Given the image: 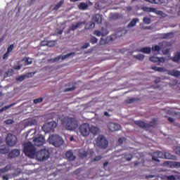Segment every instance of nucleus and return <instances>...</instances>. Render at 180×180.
I'll use <instances>...</instances> for the list:
<instances>
[{
	"instance_id": "c85d7f7f",
	"label": "nucleus",
	"mask_w": 180,
	"mask_h": 180,
	"mask_svg": "<svg viewBox=\"0 0 180 180\" xmlns=\"http://www.w3.org/2000/svg\"><path fill=\"white\" fill-rule=\"evenodd\" d=\"M13 105H15V103H11L8 105H6V106L2 107L0 109V113H2V112H4V110H8V109H10V108H12V106H13Z\"/></svg>"
},
{
	"instance_id": "aec40b11",
	"label": "nucleus",
	"mask_w": 180,
	"mask_h": 180,
	"mask_svg": "<svg viewBox=\"0 0 180 180\" xmlns=\"http://www.w3.org/2000/svg\"><path fill=\"white\" fill-rule=\"evenodd\" d=\"M168 75H172V77H179L180 76V72L178 70H168L167 71Z\"/></svg>"
},
{
	"instance_id": "5701e85b",
	"label": "nucleus",
	"mask_w": 180,
	"mask_h": 180,
	"mask_svg": "<svg viewBox=\"0 0 180 180\" xmlns=\"http://www.w3.org/2000/svg\"><path fill=\"white\" fill-rule=\"evenodd\" d=\"M141 10L143 11V12H152V13H155V11H156L155 8L146 7V6L142 7Z\"/></svg>"
},
{
	"instance_id": "9b49d317",
	"label": "nucleus",
	"mask_w": 180,
	"mask_h": 180,
	"mask_svg": "<svg viewBox=\"0 0 180 180\" xmlns=\"http://www.w3.org/2000/svg\"><path fill=\"white\" fill-rule=\"evenodd\" d=\"M107 127L110 130V131H118V130H120V129H122V126H120V124L113 122L108 123Z\"/></svg>"
},
{
	"instance_id": "4be33fe9",
	"label": "nucleus",
	"mask_w": 180,
	"mask_h": 180,
	"mask_svg": "<svg viewBox=\"0 0 180 180\" xmlns=\"http://www.w3.org/2000/svg\"><path fill=\"white\" fill-rule=\"evenodd\" d=\"M12 167L9 165H6L5 167L0 169V175L2 174H6L8 171H11Z\"/></svg>"
},
{
	"instance_id": "393cba45",
	"label": "nucleus",
	"mask_w": 180,
	"mask_h": 180,
	"mask_svg": "<svg viewBox=\"0 0 180 180\" xmlns=\"http://www.w3.org/2000/svg\"><path fill=\"white\" fill-rule=\"evenodd\" d=\"M165 158L166 160H176V156L171 155L169 153H165Z\"/></svg>"
},
{
	"instance_id": "774afa93",
	"label": "nucleus",
	"mask_w": 180,
	"mask_h": 180,
	"mask_svg": "<svg viewBox=\"0 0 180 180\" xmlns=\"http://www.w3.org/2000/svg\"><path fill=\"white\" fill-rule=\"evenodd\" d=\"M9 177H8V175L3 176V180H8Z\"/></svg>"
},
{
	"instance_id": "a211bd4d",
	"label": "nucleus",
	"mask_w": 180,
	"mask_h": 180,
	"mask_svg": "<svg viewBox=\"0 0 180 180\" xmlns=\"http://www.w3.org/2000/svg\"><path fill=\"white\" fill-rule=\"evenodd\" d=\"M99 127L95 126L90 127V133L94 136H98V134H99Z\"/></svg>"
},
{
	"instance_id": "7c9ffc66",
	"label": "nucleus",
	"mask_w": 180,
	"mask_h": 180,
	"mask_svg": "<svg viewBox=\"0 0 180 180\" xmlns=\"http://www.w3.org/2000/svg\"><path fill=\"white\" fill-rule=\"evenodd\" d=\"M71 56H75V52H71V53H69L66 55H64L61 57V59L63 60H65V58H68L71 57Z\"/></svg>"
},
{
	"instance_id": "72a5a7b5",
	"label": "nucleus",
	"mask_w": 180,
	"mask_h": 180,
	"mask_svg": "<svg viewBox=\"0 0 180 180\" xmlns=\"http://www.w3.org/2000/svg\"><path fill=\"white\" fill-rule=\"evenodd\" d=\"M155 56H150L149 60L151 63H158V57L157 56V53L155 55Z\"/></svg>"
},
{
	"instance_id": "ea45409f",
	"label": "nucleus",
	"mask_w": 180,
	"mask_h": 180,
	"mask_svg": "<svg viewBox=\"0 0 180 180\" xmlns=\"http://www.w3.org/2000/svg\"><path fill=\"white\" fill-rule=\"evenodd\" d=\"M153 54L155 56V51L157 52V54H158V45H155V46H152V49H151Z\"/></svg>"
},
{
	"instance_id": "7ed1b4c3",
	"label": "nucleus",
	"mask_w": 180,
	"mask_h": 180,
	"mask_svg": "<svg viewBox=\"0 0 180 180\" xmlns=\"http://www.w3.org/2000/svg\"><path fill=\"white\" fill-rule=\"evenodd\" d=\"M34 158L37 161H47L50 158V152L47 149H41L35 152Z\"/></svg>"
},
{
	"instance_id": "052dcab7",
	"label": "nucleus",
	"mask_w": 180,
	"mask_h": 180,
	"mask_svg": "<svg viewBox=\"0 0 180 180\" xmlns=\"http://www.w3.org/2000/svg\"><path fill=\"white\" fill-rule=\"evenodd\" d=\"M14 70H20V68H22V66L20 65H15L13 67Z\"/></svg>"
},
{
	"instance_id": "de8ad7c7",
	"label": "nucleus",
	"mask_w": 180,
	"mask_h": 180,
	"mask_svg": "<svg viewBox=\"0 0 180 180\" xmlns=\"http://www.w3.org/2000/svg\"><path fill=\"white\" fill-rule=\"evenodd\" d=\"M25 78H26V77H25V75H21V76L17 77L16 79H17V81L22 82V81H25Z\"/></svg>"
},
{
	"instance_id": "37998d69",
	"label": "nucleus",
	"mask_w": 180,
	"mask_h": 180,
	"mask_svg": "<svg viewBox=\"0 0 180 180\" xmlns=\"http://www.w3.org/2000/svg\"><path fill=\"white\" fill-rule=\"evenodd\" d=\"M101 160H102V156H96L94 159H92L91 162H95V161H101Z\"/></svg>"
},
{
	"instance_id": "4c0bfd02",
	"label": "nucleus",
	"mask_w": 180,
	"mask_h": 180,
	"mask_svg": "<svg viewBox=\"0 0 180 180\" xmlns=\"http://www.w3.org/2000/svg\"><path fill=\"white\" fill-rule=\"evenodd\" d=\"M90 43H91V44H96V43H98V38H96V37H92L90 39Z\"/></svg>"
},
{
	"instance_id": "e2e57ef3",
	"label": "nucleus",
	"mask_w": 180,
	"mask_h": 180,
	"mask_svg": "<svg viewBox=\"0 0 180 180\" xmlns=\"http://www.w3.org/2000/svg\"><path fill=\"white\" fill-rule=\"evenodd\" d=\"M30 124H36V123H37V122H36V120H32L31 121H30Z\"/></svg>"
},
{
	"instance_id": "680f3d73",
	"label": "nucleus",
	"mask_w": 180,
	"mask_h": 180,
	"mask_svg": "<svg viewBox=\"0 0 180 180\" xmlns=\"http://www.w3.org/2000/svg\"><path fill=\"white\" fill-rule=\"evenodd\" d=\"M146 2H150V4H157L155 0H146Z\"/></svg>"
},
{
	"instance_id": "412c9836",
	"label": "nucleus",
	"mask_w": 180,
	"mask_h": 180,
	"mask_svg": "<svg viewBox=\"0 0 180 180\" xmlns=\"http://www.w3.org/2000/svg\"><path fill=\"white\" fill-rule=\"evenodd\" d=\"M77 6L80 11H86L88 9V4L85 2H81Z\"/></svg>"
},
{
	"instance_id": "79ce46f5",
	"label": "nucleus",
	"mask_w": 180,
	"mask_h": 180,
	"mask_svg": "<svg viewBox=\"0 0 180 180\" xmlns=\"http://www.w3.org/2000/svg\"><path fill=\"white\" fill-rule=\"evenodd\" d=\"M14 122H15V121L12 119H8V120L4 121V123L6 124H13Z\"/></svg>"
},
{
	"instance_id": "bb28decb",
	"label": "nucleus",
	"mask_w": 180,
	"mask_h": 180,
	"mask_svg": "<svg viewBox=\"0 0 180 180\" xmlns=\"http://www.w3.org/2000/svg\"><path fill=\"white\" fill-rule=\"evenodd\" d=\"M95 27V22H89L86 25H85V29L86 30H89V29H94Z\"/></svg>"
},
{
	"instance_id": "338daca9",
	"label": "nucleus",
	"mask_w": 180,
	"mask_h": 180,
	"mask_svg": "<svg viewBox=\"0 0 180 180\" xmlns=\"http://www.w3.org/2000/svg\"><path fill=\"white\" fill-rule=\"evenodd\" d=\"M151 178H154V176L153 175H148L146 176V179H150Z\"/></svg>"
},
{
	"instance_id": "a878e982",
	"label": "nucleus",
	"mask_w": 180,
	"mask_h": 180,
	"mask_svg": "<svg viewBox=\"0 0 180 180\" xmlns=\"http://www.w3.org/2000/svg\"><path fill=\"white\" fill-rule=\"evenodd\" d=\"M63 5H64V0H61L60 1H59L53 8V11H58V9H60V8H61V6H63Z\"/></svg>"
},
{
	"instance_id": "8fccbe9b",
	"label": "nucleus",
	"mask_w": 180,
	"mask_h": 180,
	"mask_svg": "<svg viewBox=\"0 0 180 180\" xmlns=\"http://www.w3.org/2000/svg\"><path fill=\"white\" fill-rule=\"evenodd\" d=\"M158 157L159 158H165V152H159Z\"/></svg>"
},
{
	"instance_id": "c03bdc74",
	"label": "nucleus",
	"mask_w": 180,
	"mask_h": 180,
	"mask_svg": "<svg viewBox=\"0 0 180 180\" xmlns=\"http://www.w3.org/2000/svg\"><path fill=\"white\" fill-rule=\"evenodd\" d=\"M72 91H75V86L66 88V89L64 90V92H71Z\"/></svg>"
},
{
	"instance_id": "ddd939ff",
	"label": "nucleus",
	"mask_w": 180,
	"mask_h": 180,
	"mask_svg": "<svg viewBox=\"0 0 180 180\" xmlns=\"http://www.w3.org/2000/svg\"><path fill=\"white\" fill-rule=\"evenodd\" d=\"M19 155H20V150H19V149H14L9 153L8 158H16V157H19Z\"/></svg>"
},
{
	"instance_id": "6e6552de",
	"label": "nucleus",
	"mask_w": 180,
	"mask_h": 180,
	"mask_svg": "<svg viewBox=\"0 0 180 180\" xmlns=\"http://www.w3.org/2000/svg\"><path fill=\"white\" fill-rule=\"evenodd\" d=\"M134 123L136 126L141 127V129H145L147 130L148 129H150V127H154L155 126V120L150 122V124L146 123L141 120L135 121Z\"/></svg>"
},
{
	"instance_id": "423d86ee",
	"label": "nucleus",
	"mask_w": 180,
	"mask_h": 180,
	"mask_svg": "<svg viewBox=\"0 0 180 180\" xmlns=\"http://www.w3.org/2000/svg\"><path fill=\"white\" fill-rule=\"evenodd\" d=\"M79 133L82 137H88L91 133L90 126L88 123H83L79 127Z\"/></svg>"
},
{
	"instance_id": "6e6d98bb",
	"label": "nucleus",
	"mask_w": 180,
	"mask_h": 180,
	"mask_svg": "<svg viewBox=\"0 0 180 180\" xmlns=\"http://www.w3.org/2000/svg\"><path fill=\"white\" fill-rule=\"evenodd\" d=\"M88 47H89V43H85L82 47L81 49L82 50H85V49H88Z\"/></svg>"
},
{
	"instance_id": "603ef678",
	"label": "nucleus",
	"mask_w": 180,
	"mask_h": 180,
	"mask_svg": "<svg viewBox=\"0 0 180 180\" xmlns=\"http://www.w3.org/2000/svg\"><path fill=\"white\" fill-rule=\"evenodd\" d=\"M6 75L7 77H11V75H12V74H13V70L10 69L6 72Z\"/></svg>"
},
{
	"instance_id": "0eeeda50",
	"label": "nucleus",
	"mask_w": 180,
	"mask_h": 180,
	"mask_svg": "<svg viewBox=\"0 0 180 180\" xmlns=\"http://www.w3.org/2000/svg\"><path fill=\"white\" fill-rule=\"evenodd\" d=\"M6 143L9 147H15L18 143V137L13 134H8L6 137Z\"/></svg>"
},
{
	"instance_id": "5fc2aeb1",
	"label": "nucleus",
	"mask_w": 180,
	"mask_h": 180,
	"mask_svg": "<svg viewBox=\"0 0 180 180\" xmlns=\"http://www.w3.org/2000/svg\"><path fill=\"white\" fill-rule=\"evenodd\" d=\"M9 54H11V53L6 51L5 53V54H4V56H3V60H6V58H8V57H9Z\"/></svg>"
},
{
	"instance_id": "a19ab883",
	"label": "nucleus",
	"mask_w": 180,
	"mask_h": 180,
	"mask_svg": "<svg viewBox=\"0 0 180 180\" xmlns=\"http://www.w3.org/2000/svg\"><path fill=\"white\" fill-rule=\"evenodd\" d=\"M34 103H41V102H43V98L42 97H40L39 98H35L34 99L33 101Z\"/></svg>"
},
{
	"instance_id": "13d9d810",
	"label": "nucleus",
	"mask_w": 180,
	"mask_h": 180,
	"mask_svg": "<svg viewBox=\"0 0 180 180\" xmlns=\"http://www.w3.org/2000/svg\"><path fill=\"white\" fill-rule=\"evenodd\" d=\"M25 63L27 65H30V64H33V61H32V60H29V58H26Z\"/></svg>"
},
{
	"instance_id": "6ab92c4d",
	"label": "nucleus",
	"mask_w": 180,
	"mask_h": 180,
	"mask_svg": "<svg viewBox=\"0 0 180 180\" xmlns=\"http://www.w3.org/2000/svg\"><path fill=\"white\" fill-rule=\"evenodd\" d=\"M8 153H9V150L6 148V145L4 143L0 145V153L8 154Z\"/></svg>"
},
{
	"instance_id": "f8f14e48",
	"label": "nucleus",
	"mask_w": 180,
	"mask_h": 180,
	"mask_svg": "<svg viewBox=\"0 0 180 180\" xmlns=\"http://www.w3.org/2000/svg\"><path fill=\"white\" fill-rule=\"evenodd\" d=\"M165 165L169 168H180V162L167 161Z\"/></svg>"
},
{
	"instance_id": "58836bf2",
	"label": "nucleus",
	"mask_w": 180,
	"mask_h": 180,
	"mask_svg": "<svg viewBox=\"0 0 180 180\" xmlns=\"http://www.w3.org/2000/svg\"><path fill=\"white\" fill-rule=\"evenodd\" d=\"M137 101V98H129L125 101V103H134Z\"/></svg>"
},
{
	"instance_id": "2f4dec72",
	"label": "nucleus",
	"mask_w": 180,
	"mask_h": 180,
	"mask_svg": "<svg viewBox=\"0 0 180 180\" xmlns=\"http://www.w3.org/2000/svg\"><path fill=\"white\" fill-rule=\"evenodd\" d=\"M179 179V174L171 175L167 176V180H176Z\"/></svg>"
},
{
	"instance_id": "09e8293b",
	"label": "nucleus",
	"mask_w": 180,
	"mask_h": 180,
	"mask_svg": "<svg viewBox=\"0 0 180 180\" xmlns=\"http://www.w3.org/2000/svg\"><path fill=\"white\" fill-rule=\"evenodd\" d=\"M95 36H98V37H101L102 36V31L96 30L94 31Z\"/></svg>"
},
{
	"instance_id": "39448f33",
	"label": "nucleus",
	"mask_w": 180,
	"mask_h": 180,
	"mask_svg": "<svg viewBox=\"0 0 180 180\" xmlns=\"http://www.w3.org/2000/svg\"><path fill=\"white\" fill-rule=\"evenodd\" d=\"M96 144L98 148H101L102 150H106V148L109 146V142L106 137L103 135H98L96 139Z\"/></svg>"
},
{
	"instance_id": "1a4fd4ad",
	"label": "nucleus",
	"mask_w": 180,
	"mask_h": 180,
	"mask_svg": "<svg viewBox=\"0 0 180 180\" xmlns=\"http://www.w3.org/2000/svg\"><path fill=\"white\" fill-rule=\"evenodd\" d=\"M56 127H57V122H56V121H51L43 125L41 129L44 133H50V131L54 130Z\"/></svg>"
},
{
	"instance_id": "b1692460",
	"label": "nucleus",
	"mask_w": 180,
	"mask_h": 180,
	"mask_svg": "<svg viewBox=\"0 0 180 180\" xmlns=\"http://www.w3.org/2000/svg\"><path fill=\"white\" fill-rule=\"evenodd\" d=\"M137 22H139V18L132 19V20L128 24L127 27H134Z\"/></svg>"
},
{
	"instance_id": "a18cd8bd",
	"label": "nucleus",
	"mask_w": 180,
	"mask_h": 180,
	"mask_svg": "<svg viewBox=\"0 0 180 180\" xmlns=\"http://www.w3.org/2000/svg\"><path fill=\"white\" fill-rule=\"evenodd\" d=\"M174 151L176 153V154H177V155H180V146H176L174 148Z\"/></svg>"
},
{
	"instance_id": "3c124183",
	"label": "nucleus",
	"mask_w": 180,
	"mask_h": 180,
	"mask_svg": "<svg viewBox=\"0 0 180 180\" xmlns=\"http://www.w3.org/2000/svg\"><path fill=\"white\" fill-rule=\"evenodd\" d=\"M103 44H106V41L103 39V38H101L98 46H102Z\"/></svg>"
},
{
	"instance_id": "f03ea898",
	"label": "nucleus",
	"mask_w": 180,
	"mask_h": 180,
	"mask_svg": "<svg viewBox=\"0 0 180 180\" xmlns=\"http://www.w3.org/2000/svg\"><path fill=\"white\" fill-rule=\"evenodd\" d=\"M24 153L30 158L36 157V147L32 144V142H27L25 144Z\"/></svg>"
},
{
	"instance_id": "bf43d9fd",
	"label": "nucleus",
	"mask_w": 180,
	"mask_h": 180,
	"mask_svg": "<svg viewBox=\"0 0 180 180\" xmlns=\"http://www.w3.org/2000/svg\"><path fill=\"white\" fill-rule=\"evenodd\" d=\"M41 46H49V42H47L46 41H42L41 42Z\"/></svg>"
},
{
	"instance_id": "2eb2a0df",
	"label": "nucleus",
	"mask_w": 180,
	"mask_h": 180,
	"mask_svg": "<svg viewBox=\"0 0 180 180\" xmlns=\"http://www.w3.org/2000/svg\"><path fill=\"white\" fill-rule=\"evenodd\" d=\"M82 25H85V22H77L76 25L72 24V26L70 27L69 29L68 30V33H70V32H71V30H72V31L77 30V29H78V27H80Z\"/></svg>"
},
{
	"instance_id": "69168bd1",
	"label": "nucleus",
	"mask_w": 180,
	"mask_h": 180,
	"mask_svg": "<svg viewBox=\"0 0 180 180\" xmlns=\"http://www.w3.org/2000/svg\"><path fill=\"white\" fill-rule=\"evenodd\" d=\"M34 72H29L27 74V77H33V75H34Z\"/></svg>"
},
{
	"instance_id": "e433bc0d",
	"label": "nucleus",
	"mask_w": 180,
	"mask_h": 180,
	"mask_svg": "<svg viewBox=\"0 0 180 180\" xmlns=\"http://www.w3.org/2000/svg\"><path fill=\"white\" fill-rule=\"evenodd\" d=\"M143 23H145L146 25H150V23H151V18L145 17L143 18Z\"/></svg>"
},
{
	"instance_id": "4d7b16f0",
	"label": "nucleus",
	"mask_w": 180,
	"mask_h": 180,
	"mask_svg": "<svg viewBox=\"0 0 180 180\" xmlns=\"http://www.w3.org/2000/svg\"><path fill=\"white\" fill-rule=\"evenodd\" d=\"M123 141H124V138H119L118 139L119 146H122V144H123Z\"/></svg>"
},
{
	"instance_id": "20e7f679",
	"label": "nucleus",
	"mask_w": 180,
	"mask_h": 180,
	"mask_svg": "<svg viewBox=\"0 0 180 180\" xmlns=\"http://www.w3.org/2000/svg\"><path fill=\"white\" fill-rule=\"evenodd\" d=\"M49 144L54 146V147H60L62 144H64V140L58 135H51L48 139Z\"/></svg>"
},
{
	"instance_id": "864d4df0",
	"label": "nucleus",
	"mask_w": 180,
	"mask_h": 180,
	"mask_svg": "<svg viewBox=\"0 0 180 180\" xmlns=\"http://www.w3.org/2000/svg\"><path fill=\"white\" fill-rule=\"evenodd\" d=\"M125 160L127 161H130L131 160H133V155L129 154V155H127L125 158Z\"/></svg>"
},
{
	"instance_id": "f3484780",
	"label": "nucleus",
	"mask_w": 180,
	"mask_h": 180,
	"mask_svg": "<svg viewBox=\"0 0 180 180\" xmlns=\"http://www.w3.org/2000/svg\"><path fill=\"white\" fill-rule=\"evenodd\" d=\"M138 53H143V54H151V48L150 47H143L140 49H137Z\"/></svg>"
},
{
	"instance_id": "cd10ccee",
	"label": "nucleus",
	"mask_w": 180,
	"mask_h": 180,
	"mask_svg": "<svg viewBox=\"0 0 180 180\" xmlns=\"http://www.w3.org/2000/svg\"><path fill=\"white\" fill-rule=\"evenodd\" d=\"M144 57L146 56L141 53L134 56V58L139 60V61H143L144 60Z\"/></svg>"
},
{
	"instance_id": "f704fd0d",
	"label": "nucleus",
	"mask_w": 180,
	"mask_h": 180,
	"mask_svg": "<svg viewBox=\"0 0 180 180\" xmlns=\"http://www.w3.org/2000/svg\"><path fill=\"white\" fill-rule=\"evenodd\" d=\"M101 34L102 36H107V34H109V31L108 30V28L102 27Z\"/></svg>"
},
{
	"instance_id": "49530a36",
	"label": "nucleus",
	"mask_w": 180,
	"mask_h": 180,
	"mask_svg": "<svg viewBox=\"0 0 180 180\" xmlns=\"http://www.w3.org/2000/svg\"><path fill=\"white\" fill-rule=\"evenodd\" d=\"M15 48V45L11 44L8 48H7V52L11 53L12 50Z\"/></svg>"
},
{
	"instance_id": "473e14b6",
	"label": "nucleus",
	"mask_w": 180,
	"mask_h": 180,
	"mask_svg": "<svg viewBox=\"0 0 180 180\" xmlns=\"http://www.w3.org/2000/svg\"><path fill=\"white\" fill-rule=\"evenodd\" d=\"M79 158L84 159L86 158V157H88V152L84 151L79 153Z\"/></svg>"
},
{
	"instance_id": "c9c22d12",
	"label": "nucleus",
	"mask_w": 180,
	"mask_h": 180,
	"mask_svg": "<svg viewBox=\"0 0 180 180\" xmlns=\"http://www.w3.org/2000/svg\"><path fill=\"white\" fill-rule=\"evenodd\" d=\"M59 60H61V56H57L55 58L49 60V63H57Z\"/></svg>"
},
{
	"instance_id": "f257e3e1",
	"label": "nucleus",
	"mask_w": 180,
	"mask_h": 180,
	"mask_svg": "<svg viewBox=\"0 0 180 180\" xmlns=\"http://www.w3.org/2000/svg\"><path fill=\"white\" fill-rule=\"evenodd\" d=\"M62 124L68 130H75L78 127V122L75 118L66 117L62 120Z\"/></svg>"
},
{
	"instance_id": "c756f323",
	"label": "nucleus",
	"mask_w": 180,
	"mask_h": 180,
	"mask_svg": "<svg viewBox=\"0 0 180 180\" xmlns=\"http://www.w3.org/2000/svg\"><path fill=\"white\" fill-rule=\"evenodd\" d=\"M180 60V53L179 52H176L174 53V57L173 58V61L174 63H178Z\"/></svg>"
},
{
	"instance_id": "0e129e2a",
	"label": "nucleus",
	"mask_w": 180,
	"mask_h": 180,
	"mask_svg": "<svg viewBox=\"0 0 180 180\" xmlns=\"http://www.w3.org/2000/svg\"><path fill=\"white\" fill-rule=\"evenodd\" d=\"M158 61L159 63H164V61H165V59H164V58H159Z\"/></svg>"
},
{
	"instance_id": "dca6fc26",
	"label": "nucleus",
	"mask_w": 180,
	"mask_h": 180,
	"mask_svg": "<svg viewBox=\"0 0 180 180\" xmlns=\"http://www.w3.org/2000/svg\"><path fill=\"white\" fill-rule=\"evenodd\" d=\"M65 157L69 160V161H75V155H74V153L71 150H68L65 153Z\"/></svg>"
},
{
	"instance_id": "9d476101",
	"label": "nucleus",
	"mask_w": 180,
	"mask_h": 180,
	"mask_svg": "<svg viewBox=\"0 0 180 180\" xmlns=\"http://www.w3.org/2000/svg\"><path fill=\"white\" fill-rule=\"evenodd\" d=\"M33 142L37 147H40L46 143V139H44V136L39 134L38 136L34 138Z\"/></svg>"
},
{
	"instance_id": "4468645a",
	"label": "nucleus",
	"mask_w": 180,
	"mask_h": 180,
	"mask_svg": "<svg viewBox=\"0 0 180 180\" xmlns=\"http://www.w3.org/2000/svg\"><path fill=\"white\" fill-rule=\"evenodd\" d=\"M93 22L97 23V25H101L102 23V15L101 14H95L92 16Z\"/></svg>"
}]
</instances>
